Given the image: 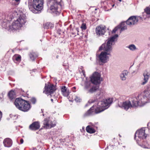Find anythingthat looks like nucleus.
Segmentation results:
<instances>
[{
    "mask_svg": "<svg viewBox=\"0 0 150 150\" xmlns=\"http://www.w3.org/2000/svg\"><path fill=\"white\" fill-rule=\"evenodd\" d=\"M140 101L143 105L150 102V82L146 85V90L143 91L142 98L140 101H138L137 98L135 97L132 100V104L130 101L127 100L123 102L121 105L119 104V106L126 110H127L129 108L137 106Z\"/></svg>",
    "mask_w": 150,
    "mask_h": 150,
    "instance_id": "1",
    "label": "nucleus"
},
{
    "mask_svg": "<svg viewBox=\"0 0 150 150\" xmlns=\"http://www.w3.org/2000/svg\"><path fill=\"white\" fill-rule=\"evenodd\" d=\"M118 37L117 34H115L107 40L106 43L103 44L100 47L99 50H103L98 56L99 60L102 63H105L109 60V58L111 56V52L112 49V45H114L115 41L117 40Z\"/></svg>",
    "mask_w": 150,
    "mask_h": 150,
    "instance_id": "2",
    "label": "nucleus"
},
{
    "mask_svg": "<svg viewBox=\"0 0 150 150\" xmlns=\"http://www.w3.org/2000/svg\"><path fill=\"white\" fill-rule=\"evenodd\" d=\"M14 104L19 110L24 112H27L31 108L30 104L28 101L21 98L16 99Z\"/></svg>",
    "mask_w": 150,
    "mask_h": 150,
    "instance_id": "3",
    "label": "nucleus"
},
{
    "mask_svg": "<svg viewBox=\"0 0 150 150\" xmlns=\"http://www.w3.org/2000/svg\"><path fill=\"white\" fill-rule=\"evenodd\" d=\"M112 102V99L111 98L99 101L97 104L98 107L95 110L96 113H99L107 109Z\"/></svg>",
    "mask_w": 150,
    "mask_h": 150,
    "instance_id": "4",
    "label": "nucleus"
},
{
    "mask_svg": "<svg viewBox=\"0 0 150 150\" xmlns=\"http://www.w3.org/2000/svg\"><path fill=\"white\" fill-rule=\"evenodd\" d=\"M26 17L23 14H21L16 20L13 22L9 26L11 30H16L21 27L26 22Z\"/></svg>",
    "mask_w": 150,
    "mask_h": 150,
    "instance_id": "5",
    "label": "nucleus"
},
{
    "mask_svg": "<svg viewBox=\"0 0 150 150\" xmlns=\"http://www.w3.org/2000/svg\"><path fill=\"white\" fill-rule=\"evenodd\" d=\"M147 135L145 134L144 128H142L137 130L135 134L134 139L136 140L138 144L141 143V141L146 138Z\"/></svg>",
    "mask_w": 150,
    "mask_h": 150,
    "instance_id": "6",
    "label": "nucleus"
},
{
    "mask_svg": "<svg viewBox=\"0 0 150 150\" xmlns=\"http://www.w3.org/2000/svg\"><path fill=\"white\" fill-rule=\"evenodd\" d=\"M43 0H33L32 7L35 10L40 11L43 8Z\"/></svg>",
    "mask_w": 150,
    "mask_h": 150,
    "instance_id": "7",
    "label": "nucleus"
},
{
    "mask_svg": "<svg viewBox=\"0 0 150 150\" xmlns=\"http://www.w3.org/2000/svg\"><path fill=\"white\" fill-rule=\"evenodd\" d=\"M101 75L98 72H95L92 75L91 77V81L92 83L95 84L97 85L100 83Z\"/></svg>",
    "mask_w": 150,
    "mask_h": 150,
    "instance_id": "8",
    "label": "nucleus"
},
{
    "mask_svg": "<svg viewBox=\"0 0 150 150\" xmlns=\"http://www.w3.org/2000/svg\"><path fill=\"white\" fill-rule=\"evenodd\" d=\"M47 5L50 6V10L53 12L57 11L58 9V6L60 5L59 3L57 2L56 0H50L47 3Z\"/></svg>",
    "mask_w": 150,
    "mask_h": 150,
    "instance_id": "9",
    "label": "nucleus"
},
{
    "mask_svg": "<svg viewBox=\"0 0 150 150\" xmlns=\"http://www.w3.org/2000/svg\"><path fill=\"white\" fill-rule=\"evenodd\" d=\"M138 21V18L135 16H132L130 17L126 21V23L128 25L130 26L137 24Z\"/></svg>",
    "mask_w": 150,
    "mask_h": 150,
    "instance_id": "10",
    "label": "nucleus"
},
{
    "mask_svg": "<svg viewBox=\"0 0 150 150\" xmlns=\"http://www.w3.org/2000/svg\"><path fill=\"white\" fill-rule=\"evenodd\" d=\"M43 125L44 127L46 129L51 128L56 125L55 123H53L51 121L47 118L43 120Z\"/></svg>",
    "mask_w": 150,
    "mask_h": 150,
    "instance_id": "11",
    "label": "nucleus"
},
{
    "mask_svg": "<svg viewBox=\"0 0 150 150\" xmlns=\"http://www.w3.org/2000/svg\"><path fill=\"white\" fill-rule=\"evenodd\" d=\"M55 90L56 88L53 85H48L47 87L45 86L43 92L46 94L50 95L53 93Z\"/></svg>",
    "mask_w": 150,
    "mask_h": 150,
    "instance_id": "12",
    "label": "nucleus"
},
{
    "mask_svg": "<svg viewBox=\"0 0 150 150\" xmlns=\"http://www.w3.org/2000/svg\"><path fill=\"white\" fill-rule=\"evenodd\" d=\"M105 27L102 26H98L96 28V33L97 35H104L105 33Z\"/></svg>",
    "mask_w": 150,
    "mask_h": 150,
    "instance_id": "13",
    "label": "nucleus"
},
{
    "mask_svg": "<svg viewBox=\"0 0 150 150\" xmlns=\"http://www.w3.org/2000/svg\"><path fill=\"white\" fill-rule=\"evenodd\" d=\"M40 127V124L38 122H33L29 126V128L30 129L34 130H35L38 129Z\"/></svg>",
    "mask_w": 150,
    "mask_h": 150,
    "instance_id": "14",
    "label": "nucleus"
},
{
    "mask_svg": "<svg viewBox=\"0 0 150 150\" xmlns=\"http://www.w3.org/2000/svg\"><path fill=\"white\" fill-rule=\"evenodd\" d=\"M150 75V74L146 71L144 72L143 75L144 77V81L142 83V85H144L146 83L149 78Z\"/></svg>",
    "mask_w": 150,
    "mask_h": 150,
    "instance_id": "15",
    "label": "nucleus"
},
{
    "mask_svg": "<svg viewBox=\"0 0 150 150\" xmlns=\"http://www.w3.org/2000/svg\"><path fill=\"white\" fill-rule=\"evenodd\" d=\"M3 143L5 147H9L12 144L11 140L9 138L5 139Z\"/></svg>",
    "mask_w": 150,
    "mask_h": 150,
    "instance_id": "16",
    "label": "nucleus"
},
{
    "mask_svg": "<svg viewBox=\"0 0 150 150\" xmlns=\"http://www.w3.org/2000/svg\"><path fill=\"white\" fill-rule=\"evenodd\" d=\"M128 74V72L127 70L123 71L120 75V79L122 81L125 80Z\"/></svg>",
    "mask_w": 150,
    "mask_h": 150,
    "instance_id": "17",
    "label": "nucleus"
},
{
    "mask_svg": "<svg viewBox=\"0 0 150 150\" xmlns=\"http://www.w3.org/2000/svg\"><path fill=\"white\" fill-rule=\"evenodd\" d=\"M91 83L90 82L86 81L84 83V89L88 91L91 87Z\"/></svg>",
    "mask_w": 150,
    "mask_h": 150,
    "instance_id": "18",
    "label": "nucleus"
},
{
    "mask_svg": "<svg viewBox=\"0 0 150 150\" xmlns=\"http://www.w3.org/2000/svg\"><path fill=\"white\" fill-rule=\"evenodd\" d=\"M9 98L11 100L15 98L16 97L15 93L13 91H10L8 94Z\"/></svg>",
    "mask_w": 150,
    "mask_h": 150,
    "instance_id": "19",
    "label": "nucleus"
},
{
    "mask_svg": "<svg viewBox=\"0 0 150 150\" xmlns=\"http://www.w3.org/2000/svg\"><path fill=\"white\" fill-rule=\"evenodd\" d=\"M98 89V87L96 86H93L91 87V88L88 90V93H92Z\"/></svg>",
    "mask_w": 150,
    "mask_h": 150,
    "instance_id": "20",
    "label": "nucleus"
},
{
    "mask_svg": "<svg viewBox=\"0 0 150 150\" xmlns=\"http://www.w3.org/2000/svg\"><path fill=\"white\" fill-rule=\"evenodd\" d=\"M86 129L87 132L90 133H93L95 132V130L89 126L86 127Z\"/></svg>",
    "mask_w": 150,
    "mask_h": 150,
    "instance_id": "21",
    "label": "nucleus"
},
{
    "mask_svg": "<svg viewBox=\"0 0 150 150\" xmlns=\"http://www.w3.org/2000/svg\"><path fill=\"white\" fill-rule=\"evenodd\" d=\"M127 47L129 48L131 50L134 51L137 49L135 46L134 44H131L129 45Z\"/></svg>",
    "mask_w": 150,
    "mask_h": 150,
    "instance_id": "22",
    "label": "nucleus"
},
{
    "mask_svg": "<svg viewBox=\"0 0 150 150\" xmlns=\"http://www.w3.org/2000/svg\"><path fill=\"white\" fill-rule=\"evenodd\" d=\"M29 56L31 60H34L35 58L37 57V56L33 52L30 53L29 54Z\"/></svg>",
    "mask_w": 150,
    "mask_h": 150,
    "instance_id": "23",
    "label": "nucleus"
},
{
    "mask_svg": "<svg viewBox=\"0 0 150 150\" xmlns=\"http://www.w3.org/2000/svg\"><path fill=\"white\" fill-rule=\"evenodd\" d=\"M145 12L147 14H150V6L146 7L144 9Z\"/></svg>",
    "mask_w": 150,
    "mask_h": 150,
    "instance_id": "24",
    "label": "nucleus"
},
{
    "mask_svg": "<svg viewBox=\"0 0 150 150\" xmlns=\"http://www.w3.org/2000/svg\"><path fill=\"white\" fill-rule=\"evenodd\" d=\"M124 23H122L121 24V26H120V27H121L120 32L121 31H123L127 29V27L126 26H122V25H123Z\"/></svg>",
    "mask_w": 150,
    "mask_h": 150,
    "instance_id": "25",
    "label": "nucleus"
},
{
    "mask_svg": "<svg viewBox=\"0 0 150 150\" xmlns=\"http://www.w3.org/2000/svg\"><path fill=\"white\" fill-rule=\"evenodd\" d=\"M61 91L63 93H65L67 91V89L65 86H63L61 88Z\"/></svg>",
    "mask_w": 150,
    "mask_h": 150,
    "instance_id": "26",
    "label": "nucleus"
},
{
    "mask_svg": "<svg viewBox=\"0 0 150 150\" xmlns=\"http://www.w3.org/2000/svg\"><path fill=\"white\" fill-rule=\"evenodd\" d=\"M30 100L31 103L33 104H35L36 102V100L35 98H32Z\"/></svg>",
    "mask_w": 150,
    "mask_h": 150,
    "instance_id": "27",
    "label": "nucleus"
},
{
    "mask_svg": "<svg viewBox=\"0 0 150 150\" xmlns=\"http://www.w3.org/2000/svg\"><path fill=\"white\" fill-rule=\"evenodd\" d=\"M32 0H28V6L29 7V8H30L31 7H32Z\"/></svg>",
    "mask_w": 150,
    "mask_h": 150,
    "instance_id": "28",
    "label": "nucleus"
},
{
    "mask_svg": "<svg viewBox=\"0 0 150 150\" xmlns=\"http://www.w3.org/2000/svg\"><path fill=\"white\" fill-rule=\"evenodd\" d=\"M74 100L77 102H79L81 101V99L80 98L77 96H75Z\"/></svg>",
    "mask_w": 150,
    "mask_h": 150,
    "instance_id": "29",
    "label": "nucleus"
},
{
    "mask_svg": "<svg viewBox=\"0 0 150 150\" xmlns=\"http://www.w3.org/2000/svg\"><path fill=\"white\" fill-rule=\"evenodd\" d=\"M120 28V27H115L112 31V33H115L116 32L118 28Z\"/></svg>",
    "mask_w": 150,
    "mask_h": 150,
    "instance_id": "30",
    "label": "nucleus"
},
{
    "mask_svg": "<svg viewBox=\"0 0 150 150\" xmlns=\"http://www.w3.org/2000/svg\"><path fill=\"white\" fill-rule=\"evenodd\" d=\"M50 23H47L45 24V25L44 26V28H45L47 29L48 28H49L48 27V26H49Z\"/></svg>",
    "mask_w": 150,
    "mask_h": 150,
    "instance_id": "31",
    "label": "nucleus"
},
{
    "mask_svg": "<svg viewBox=\"0 0 150 150\" xmlns=\"http://www.w3.org/2000/svg\"><path fill=\"white\" fill-rule=\"evenodd\" d=\"M21 59V56L20 55L16 57L15 58L16 60L17 61L20 60Z\"/></svg>",
    "mask_w": 150,
    "mask_h": 150,
    "instance_id": "32",
    "label": "nucleus"
},
{
    "mask_svg": "<svg viewBox=\"0 0 150 150\" xmlns=\"http://www.w3.org/2000/svg\"><path fill=\"white\" fill-rule=\"evenodd\" d=\"M81 28L84 30H85L86 29V25L84 24H83L81 26Z\"/></svg>",
    "mask_w": 150,
    "mask_h": 150,
    "instance_id": "33",
    "label": "nucleus"
},
{
    "mask_svg": "<svg viewBox=\"0 0 150 150\" xmlns=\"http://www.w3.org/2000/svg\"><path fill=\"white\" fill-rule=\"evenodd\" d=\"M2 117V113L0 111V121L1 120V119Z\"/></svg>",
    "mask_w": 150,
    "mask_h": 150,
    "instance_id": "34",
    "label": "nucleus"
},
{
    "mask_svg": "<svg viewBox=\"0 0 150 150\" xmlns=\"http://www.w3.org/2000/svg\"><path fill=\"white\" fill-rule=\"evenodd\" d=\"M20 142L21 144H22L23 143V139H21L20 140Z\"/></svg>",
    "mask_w": 150,
    "mask_h": 150,
    "instance_id": "35",
    "label": "nucleus"
},
{
    "mask_svg": "<svg viewBox=\"0 0 150 150\" xmlns=\"http://www.w3.org/2000/svg\"><path fill=\"white\" fill-rule=\"evenodd\" d=\"M82 73H83V75L84 76H85V74H84L85 71H84L83 70V71H82Z\"/></svg>",
    "mask_w": 150,
    "mask_h": 150,
    "instance_id": "36",
    "label": "nucleus"
},
{
    "mask_svg": "<svg viewBox=\"0 0 150 150\" xmlns=\"http://www.w3.org/2000/svg\"><path fill=\"white\" fill-rule=\"evenodd\" d=\"M92 108H90V109L89 110L88 112H90V111L91 109H92Z\"/></svg>",
    "mask_w": 150,
    "mask_h": 150,
    "instance_id": "37",
    "label": "nucleus"
},
{
    "mask_svg": "<svg viewBox=\"0 0 150 150\" xmlns=\"http://www.w3.org/2000/svg\"><path fill=\"white\" fill-rule=\"evenodd\" d=\"M140 95H139L138 96H137V98H139L140 97Z\"/></svg>",
    "mask_w": 150,
    "mask_h": 150,
    "instance_id": "38",
    "label": "nucleus"
},
{
    "mask_svg": "<svg viewBox=\"0 0 150 150\" xmlns=\"http://www.w3.org/2000/svg\"><path fill=\"white\" fill-rule=\"evenodd\" d=\"M51 100L52 102L53 101V100L52 99H51Z\"/></svg>",
    "mask_w": 150,
    "mask_h": 150,
    "instance_id": "39",
    "label": "nucleus"
},
{
    "mask_svg": "<svg viewBox=\"0 0 150 150\" xmlns=\"http://www.w3.org/2000/svg\"><path fill=\"white\" fill-rule=\"evenodd\" d=\"M73 88H75L76 87H73Z\"/></svg>",
    "mask_w": 150,
    "mask_h": 150,
    "instance_id": "40",
    "label": "nucleus"
},
{
    "mask_svg": "<svg viewBox=\"0 0 150 150\" xmlns=\"http://www.w3.org/2000/svg\"><path fill=\"white\" fill-rule=\"evenodd\" d=\"M118 0L119 1H121V0Z\"/></svg>",
    "mask_w": 150,
    "mask_h": 150,
    "instance_id": "41",
    "label": "nucleus"
},
{
    "mask_svg": "<svg viewBox=\"0 0 150 150\" xmlns=\"http://www.w3.org/2000/svg\"><path fill=\"white\" fill-rule=\"evenodd\" d=\"M34 13H37V12H33Z\"/></svg>",
    "mask_w": 150,
    "mask_h": 150,
    "instance_id": "42",
    "label": "nucleus"
},
{
    "mask_svg": "<svg viewBox=\"0 0 150 150\" xmlns=\"http://www.w3.org/2000/svg\"><path fill=\"white\" fill-rule=\"evenodd\" d=\"M119 135L120 136V137H121V136H120V134H119Z\"/></svg>",
    "mask_w": 150,
    "mask_h": 150,
    "instance_id": "43",
    "label": "nucleus"
},
{
    "mask_svg": "<svg viewBox=\"0 0 150 150\" xmlns=\"http://www.w3.org/2000/svg\"><path fill=\"white\" fill-rule=\"evenodd\" d=\"M149 126L150 127V124H149Z\"/></svg>",
    "mask_w": 150,
    "mask_h": 150,
    "instance_id": "44",
    "label": "nucleus"
}]
</instances>
